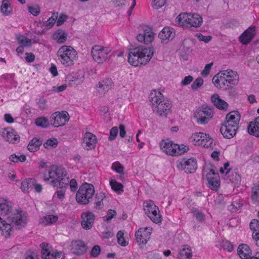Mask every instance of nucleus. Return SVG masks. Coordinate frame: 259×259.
I'll return each instance as SVG.
<instances>
[{"mask_svg": "<svg viewBox=\"0 0 259 259\" xmlns=\"http://www.w3.org/2000/svg\"><path fill=\"white\" fill-rule=\"evenodd\" d=\"M152 48L139 46L130 49L128 54V63L135 67L146 65L153 56Z\"/></svg>", "mask_w": 259, "mask_h": 259, "instance_id": "nucleus-1", "label": "nucleus"}, {"mask_svg": "<svg viewBox=\"0 0 259 259\" xmlns=\"http://www.w3.org/2000/svg\"><path fill=\"white\" fill-rule=\"evenodd\" d=\"M43 179L54 187L58 185L61 188L67 187L69 183V178L65 169L56 165L51 166L44 173Z\"/></svg>", "mask_w": 259, "mask_h": 259, "instance_id": "nucleus-2", "label": "nucleus"}, {"mask_svg": "<svg viewBox=\"0 0 259 259\" xmlns=\"http://www.w3.org/2000/svg\"><path fill=\"white\" fill-rule=\"evenodd\" d=\"M239 79V76L236 71L227 69L220 71L213 77L212 81L217 88L226 90L236 85Z\"/></svg>", "mask_w": 259, "mask_h": 259, "instance_id": "nucleus-3", "label": "nucleus"}, {"mask_svg": "<svg viewBox=\"0 0 259 259\" xmlns=\"http://www.w3.org/2000/svg\"><path fill=\"white\" fill-rule=\"evenodd\" d=\"M241 118L238 111H233L226 115V120L221 127V132L226 138H231L236 134Z\"/></svg>", "mask_w": 259, "mask_h": 259, "instance_id": "nucleus-4", "label": "nucleus"}, {"mask_svg": "<svg viewBox=\"0 0 259 259\" xmlns=\"http://www.w3.org/2000/svg\"><path fill=\"white\" fill-rule=\"evenodd\" d=\"M11 209L10 203L7 200L0 202V231L5 237H9L12 232V226L9 223L10 213Z\"/></svg>", "mask_w": 259, "mask_h": 259, "instance_id": "nucleus-5", "label": "nucleus"}, {"mask_svg": "<svg viewBox=\"0 0 259 259\" xmlns=\"http://www.w3.org/2000/svg\"><path fill=\"white\" fill-rule=\"evenodd\" d=\"M57 56L60 63L66 67L73 66L78 59L77 51L70 46L61 47L57 51Z\"/></svg>", "mask_w": 259, "mask_h": 259, "instance_id": "nucleus-6", "label": "nucleus"}, {"mask_svg": "<svg viewBox=\"0 0 259 259\" xmlns=\"http://www.w3.org/2000/svg\"><path fill=\"white\" fill-rule=\"evenodd\" d=\"M202 17L196 13H182L176 19V22L181 26L186 28L199 27L202 24Z\"/></svg>", "mask_w": 259, "mask_h": 259, "instance_id": "nucleus-7", "label": "nucleus"}, {"mask_svg": "<svg viewBox=\"0 0 259 259\" xmlns=\"http://www.w3.org/2000/svg\"><path fill=\"white\" fill-rule=\"evenodd\" d=\"M95 194V189L93 185L83 183L79 187L76 194V200L80 204L89 203Z\"/></svg>", "mask_w": 259, "mask_h": 259, "instance_id": "nucleus-8", "label": "nucleus"}, {"mask_svg": "<svg viewBox=\"0 0 259 259\" xmlns=\"http://www.w3.org/2000/svg\"><path fill=\"white\" fill-rule=\"evenodd\" d=\"M190 142L195 146L213 149L215 144L210 136L203 132L192 134L189 139Z\"/></svg>", "mask_w": 259, "mask_h": 259, "instance_id": "nucleus-9", "label": "nucleus"}, {"mask_svg": "<svg viewBox=\"0 0 259 259\" xmlns=\"http://www.w3.org/2000/svg\"><path fill=\"white\" fill-rule=\"evenodd\" d=\"M111 51L112 48L110 47L96 45L92 48L91 53L96 62L103 63L109 59V54Z\"/></svg>", "mask_w": 259, "mask_h": 259, "instance_id": "nucleus-10", "label": "nucleus"}, {"mask_svg": "<svg viewBox=\"0 0 259 259\" xmlns=\"http://www.w3.org/2000/svg\"><path fill=\"white\" fill-rule=\"evenodd\" d=\"M143 209L150 220L156 224L161 223L162 217L158 207L152 200H146L143 202Z\"/></svg>", "mask_w": 259, "mask_h": 259, "instance_id": "nucleus-11", "label": "nucleus"}, {"mask_svg": "<svg viewBox=\"0 0 259 259\" xmlns=\"http://www.w3.org/2000/svg\"><path fill=\"white\" fill-rule=\"evenodd\" d=\"M203 176L207 181V186L213 191H217L221 185L220 176L212 168H205Z\"/></svg>", "mask_w": 259, "mask_h": 259, "instance_id": "nucleus-12", "label": "nucleus"}, {"mask_svg": "<svg viewBox=\"0 0 259 259\" xmlns=\"http://www.w3.org/2000/svg\"><path fill=\"white\" fill-rule=\"evenodd\" d=\"M10 213L7 216H10V222L9 223L12 226V223H14L19 228L23 227L25 226L27 222V216L24 211L16 210L12 211V207L10 211Z\"/></svg>", "mask_w": 259, "mask_h": 259, "instance_id": "nucleus-13", "label": "nucleus"}, {"mask_svg": "<svg viewBox=\"0 0 259 259\" xmlns=\"http://www.w3.org/2000/svg\"><path fill=\"white\" fill-rule=\"evenodd\" d=\"M212 116V110L206 107H202L197 109L194 114V117L196 122L200 124H205L208 123Z\"/></svg>", "mask_w": 259, "mask_h": 259, "instance_id": "nucleus-14", "label": "nucleus"}, {"mask_svg": "<svg viewBox=\"0 0 259 259\" xmlns=\"http://www.w3.org/2000/svg\"><path fill=\"white\" fill-rule=\"evenodd\" d=\"M154 38L155 33L151 27L146 25L141 26L140 32L137 36L138 41L148 45L151 44Z\"/></svg>", "mask_w": 259, "mask_h": 259, "instance_id": "nucleus-15", "label": "nucleus"}, {"mask_svg": "<svg viewBox=\"0 0 259 259\" xmlns=\"http://www.w3.org/2000/svg\"><path fill=\"white\" fill-rule=\"evenodd\" d=\"M69 120V115L67 112H55L50 117L51 124L54 127L62 126L66 124Z\"/></svg>", "mask_w": 259, "mask_h": 259, "instance_id": "nucleus-16", "label": "nucleus"}, {"mask_svg": "<svg viewBox=\"0 0 259 259\" xmlns=\"http://www.w3.org/2000/svg\"><path fill=\"white\" fill-rule=\"evenodd\" d=\"M176 166L179 170H185L186 172L193 173L197 169V161L193 158H184L177 161Z\"/></svg>", "mask_w": 259, "mask_h": 259, "instance_id": "nucleus-17", "label": "nucleus"}, {"mask_svg": "<svg viewBox=\"0 0 259 259\" xmlns=\"http://www.w3.org/2000/svg\"><path fill=\"white\" fill-rule=\"evenodd\" d=\"M0 135L6 141L10 143L15 144L20 141L19 135L15 130L11 127L2 129Z\"/></svg>", "mask_w": 259, "mask_h": 259, "instance_id": "nucleus-18", "label": "nucleus"}, {"mask_svg": "<svg viewBox=\"0 0 259 259\" xmlns=\"http://www.w3.org/2000/svg\"><path fill=\"white\" fill-rule=\"evenodd\" d=\"M152 232V228L151 227L139 229L135 233V237L139 244H146L150 239Z\"/></svg>", "mask_w": 259, "mask_h": 259, "instance_id": "nucleus-19", "label": "nucleus"}, {"mask_svg": "<svg viewBox=\"0 0 259 259\" xmlns=\"http://www.w3.org/2000/svg\"><path fill=\"white\" fill-rule=\"evenodd\" d=\"M160 150L168 155L176 156L177 144L168 139L162 140L159 143Z\"/></svg>", "mask_w": 259, "mask_h": 259, "instance_id": "nucleus-20", "label": "nucleus"}, {"mask_svg": "<svg viewBox=\"0 0 259 259\" xmlns=\"http://www.w3.org/2000/svg\"><path fill=\"white\" fill-rule=\"evenodd\" d=\"M256 33V27L254 26H250L239 36V41L243 45H247L253 39Z\"/></svg>", "mask_w": 259, "mask_h": 259, "instance_id": "nucleus-21", "label": "nucleus"}, {"mask_svg": "<svg viewBox=\"0 0 259 259\" xmlns=\"http://www.w3.org/2000/svg\"><path fill=\"white\" fill-rule=\"evenodd\" d=\"M175 29L169 26L164 27L159 33L158 37L161 42L166 44L172 40L175 36Z\"/></svg>", "mask_w": 259, "mask_h": 259, "instance_id": "nucleus-22", "label": "nucleus"}, {"mask_svg": "<svg viewBox=\"0 0 259 259\" xmlns=\"http://www.w3.org/2000/svg\"><path fill=\"white\" fill-rule=\"evenodd\" d=\"M94 214L90 211H85L81 215L82 227L85 230H90L93 226L95 220Z\"/></svg>", "mask_w": 259, "mask_h": 259, "instance_id": "nucleus-23", "label": "nucleus"}, {"mask_svg": "<svg viewBox=\"0 0 259 259\" xmlns=\"http://www.w3.org/2000/svg\"><path fill=\"white\" fill-rule=\"evenodd\" d=\"M97 139L96 136L91 133H86L83 138L82 146L87 150L95 148Z\"/></svg>", "mask_w": 259, "mask_h": 259, "instance_id": "nucleus-24", "label": "nucleus"}, {"mask_svg": "<svg viewBox=\"0 0 259 259\" xmlns=\"http://www.w3.org/2000/svg\"><path fill=\"white\" fill-rule=\"evenodd\" d=\"M113 87V82L111 78H106L98 82L96 90L101 96L104 95Z\"/></svg>", "mask_w": 259, "mask_h": 259, "instance_id": "nucleus-25", "label": "nucleus"}, {"mask_svg": "<svg viewBox=\"0 0 259 259\" xmlns=\"http://www.w3.org/2000/svg\"><path fill=\"white\" fill-rule=\"evenodd\" d=\"M84 73L83 71L79 70L72 72L68 75L66 79L71 85H79L84 81Z\"/></svg>", "mask_w": 259, "mask_h": 259, "instance_id": "nucleus-26", "label": "nucleus"}, {"mask_svg": "<svg viewBox=\"0 0 259 259\" xmlns=\"http://www.w3.org/2000/svg\"><path fill=\"white\" fill-rule=\"evenodd\" d=\"M166 100L160 91L153 90L149 95V100L151 103L152 110L159 104Z\"/></svg>", "mask_w": 259, "mask_h": 259, "instance_id": "nucleus-27", "label": "nucleus"}, {"mask_svg": "<svg viewBox=\"0 0 259 259\" xmlns=\"http://www.w3.org/2000/svg\"><path fill=\"white\" fill-rule=\"evenodd\" d=\"M69 249L74 254L80 255L83 254L86 250V247L83 241L81 240L72 241L68 242Z\"/></svg>", "mask_w": 259, "mask_h": 259, "instance_id": "nucleus-28", "label": "nucleus"}, {"mask_svg": "<svg viewBox=\"0 0 259 259\" xmlns=\"http://www.w3.org/2000/svg\"><path fill=\"white\" fill-rule=\"evenodd\" d=\"M171 107L170 102L166 99L156 106L153 110L159 115L166 116L170 112Z\"/></svg>", "mask_w": 259, "mask_h": 259, "instance_id": "nucleus-29", "label": "nucleus"}, {"mask_svg": "<svg viewBox=\"0 0 259 259\" xmlns=\"http://www.w3.org/2000/svg\"><path fill=\"white\" fill-rule=\"evenodd\" d=\"M211 101L213 105L220 110H227L228 108V104L224 100L221 99L218 94H213L211 96Z\"/></svg>", "mask_w": 259, "mask_h": 259, "instance_id": "nucleus-30", "label": "nucleus"}, {"mask_svg": "<svg viewBox=\"0 0 259 259\" xmlns=\"http://www.w3.org/2000/svg\"><path fill=\"white\" fill-rule=\"evenodd\" d=\"M52 39L58 44L64 43L67 38V33L62 29H58L52 34Z\"/></svg>", "mask_w": 259, "mask_h": 259, "instance_id": "nucleus-31", "label": "nucleus"}, {"mask_svg": "<svg viewBox=\"0 0 259 259\" xmlns=\"http://www.w3.org/2000/svg\"><path fill=\"white\" fill-rule=\"evenodd\" d=\"M250 228L252 232V238L256 242V245L259 246V221L252 220L250 223Z\"/></svg>", "mask_w": 259, "mask_h": 259, "instance_id": "nucleus-32", "label": "nucleus"}, {"mask_svg": "<svg viewBox=\"0 0 259 259\" xmlns=\"http://www.w3.org/2000/svg\"><path fill=\"white\" fill-rule=\"evenodd\" d=\"M247 131L250 135L259 137V117L249 122Z\"/></svg>", "mask_w": 259, "mask_h": 259, "instance_id": "nucleus-33", "label": "nucleus"}, {"mask_svg": "<svg viewBox=\"0 0 259 259\" xmlns=\"http://www.w3.org/2000/svg\"><path fill=\"white\" fill-rule=\"evenodd\" d=\"M237 252L240 257L242 259H248L251 254V250L250 247L245 244L239 245Z\"/></svg>", "mask_w": 259, "mask_h": 259, "instance_id": "nucleus-34", "label": "nucleus"}, {"mask_svg": "<svg viewBox=\"0 0 259 259\" xmlns=\"http://www.w3.org/2000/svg\"><path fill=\"white\" fill-rule=\"evenodd\" d=\"M224 180L227 182L233 183L235 185H237L239 184L241 181V177L235 170L232 169L229 175H226V177H224Z\"/></svg>", "mask_w": 259, "mask_h": 259, "instance_id": "nucleus-35", "label": "nucleus"}, {"mask_svg": "<svg viewBox=\"0 0 259 259\" xmlns=\"http://www.w3.org/2000/svg\"><path fill=\"white\" fill-rule=\"evenodd\" d=\"M109 184L112 190L117 194L120 195L123 192V185L117 182L114 177L109 179Z\"/></svg>", "mask_w": 259, "mask_h": 259, "instance_id": "nucleus-36", "label": "nucleus"}, {"mask_svg": "<svg viewBox=\"0 0 259 259\" xmlns=\"http://www.w3.org/2000/svg\"><path fill=\"white\" fill-rule=\"evenodd\" d=\"M192 249L188 245H184L179 251L178 258L179 259H190L192 257Z\"/></svg>", "mask_w": 259, "mask_h": 259, "instance_id": "nucleus-37", "label": "nucleus"}, {"mask_svg": "<svg viewBox=\"0 0 259 259\" xmlns=\"http://www.w3.org/2000/svg\"><path fill=\"white\" fill-rule=\"evenodd\" d=\"M58 220L57 215L49 214L41 218L40 220V224L44 225H50L55 223Z\"/></svg>", "mask_w": 259, "mask_h": 259, "instance_id": "nucleus-38", "label": "nucleus"}, {"mask_svg": "<svg viewBox=\"0 0 259 259\" xmlns=\"http://www.w3.org/2000/svg\"><path fill=\"white\" fill-rule=\"evenodd\" d=\"M191 212L193 217L198 223H202L205 220V214L202 210L196 208H193L191 210Z\"/></svg>", "mask_w": 259, "mask_h": 259, "instance_id": "nucleus-39", "label": "nucleus"}, {"mask_svg": "<svg viewBox=\"0 0 259 259\" xmlns=\"http://www.w3.org/2000/svg\"><path fill=\"white\" fill-rule=\"evenodd\" d=\"M41 248L42 258L43 259H50L52 250L51 246L47 243H42L40 244Z\"/></svg>", "mask_w": 259, "mask_h": 259, "instance_id": "nucleus-40", "label": "nucleus"}, {"mask_svg": "<svg viewBox=\"0 0 259 259\" xmlns=\"http://www.w3.org/2000/svg\"><path fill=\"white\" fill-rule=\"evenodd\" d=\"M35 183V179L33 178H29L25 179L23 181L21 185V189L24 193L28 192L29 190L33 188Z\"/></svg>", "mask_w": 259, "mask_h": 259, "instance_id": "nucleus-41", "label": "nucleus"}, {"mask_svg": "<svg viewBox=\"0 0 259 259\" xmlns=\"http://www.w3.org/2000/svg\"><path fill=\"white\" fill-rule=\"evenodd\" d=\"M41 144V140L36 138H34L29 142L28 145V149L30 152H35L39 149Z\"/></svg>", "mask_w": 259, "mask_h": 259, "instance_id": "nucleus-42", "label": "nucleus"}, {"mask_svg": "<svg viewBox=\"0 0 259 259\" xmlns=\"http://www.w3.org/2000/svg\"><path fill=\"white\" fill-rule=\"evenodd\" d=\"M1 11L5 16H9L12 13V8L9 0L3 1Z\"/></svg>", "mask_w": 259, "mask_h": 259, "instance_id": "nucleus-43", "label": "nucleus"}, {"mask_svg": "<svg viewBox=\"0 0 259 259\" xmlns=\"http://www.w3.org/2000/svg\"><path fill=\"white\" fill-rule=\"evenodd\" d=\"M16 39L18 44L20 45L27 47H30L31 45V40L23 35H17Z\"/></svg>", "mask_w": 259, "mask_h": 259, "instance_id": "nucleus-44", "label": "nucleus"}, {"mask_svg": "<svg viewBox=\"0 0 259 259\" xmlns=\"http://www.w3.org/2000/svg\"><path fill=\"white\" fill-rule=\"evenodd\" d=\"M111 169L116 173H118L120 175V177H121L124 174V167L118 161H115L112 164Z\"/></svg>", "mask_w": 259, "mask_h": 259, "instance_id": "nucleus-45", "label": "nucleus"}, {"mask_svg": "<svg viewBox=\"0 0 259 259\" xmlns=\"http://www.w3.org/2000/svg\"><path fill=\"white\" fill-rule=\"evenodd\" d=\"M251 198L254 203L259 202V184H254L252 187Z\"/></svg>", "mask_w": 259, "mask_h": 259, "instance_id": "nucleus-46", "label": "nucleus"}, {"mask_svg": "<svg viewBox=\"0 0 259 259\" xmlns=\"http://www.w3.org/2000/svg\"><path fill=\"white\" fill-rule=\"evenodd\" d=\"M232 170L230 163L228 162L225 163L220 168V172L222 178L224 179V177H226V175H229Z\"/></svg>", "mask_w": 259, "mask_h": 259, "instance_id": "nucleus-47", "label": "nucleus"}, {"mask_svg": "<svg viewBox=\"0 0 259 259\" xmlns=\"http://www.w3.org/2000/svg\"><path fill=\"white\" fill-rule=\"evenodd\" d=\"M58 140L56 138H51L48 139L44 144V147L46 149H51L55 148L58 145Z\"/></svg>", "mask_w": 259, "mask_h": 259, "instance_id": "nucleus-48", "label": "nucleus"}, {"mask_svg": "<svg viewBox=\"0 0 259 259\" xmlns=\"http://www.w3.org/2000/svg\"><path fill=\"white\" fill-rule=\"evenodd\" d=\"M118 243L122 246H126L128 244V242L125 239L124 233L122 231H119L116 235Z\"/></svg>", "mask_w": 259, "mask_h": 259, "instance_id": "nucleus-49", "label": "nucleus"}, {"mask_svg": "<svg viewBox=\"0 0 259 259\" xmlns=\"http://www.w3.org/2000/svg\"><path fill=\"white\" fill-rule=\"evenodd\" d=\"M104 197V195L103 193H100L97 195L95 202V207L96 209H99L103 207V200Z\"/></svg>", "mask_w": 259, "mask_h": 259, "instance_id": "nucleus-50", "label": "nucleus"}, {"mask_svg": "<svg viewBox=\"0 0 259 259\" xmlns=\"http://www.w3.org/2000/svg\"><path fill=\"white\" fill-rule=\"evenodd\" d=\"M203 79L201 77H197L192 83L191 89L193 91L197 90L203 85Z\"/></svg>", "mask_w": 259, "mask_h": 259, "instance_id": "nucleus-51", "label": "nucleus"}, {"mask_svg": "<svg viewBox=\"0 0 259 259\" xmlns=\"http://www.w3.org/2000/svg\"><path fill=\"white\" fill-rule=\"evenodd\" d=\"M241 201L239 199H238L232 203V204L229 206V209L233 212H236L241 206Z\"/></svg>", "mask_w": 259, "mask_h": 259, "instance_id": "nucleus-52", "label": "nucleus"}, {"mask_svg": "<svg viewBox=\"0 0 259 259\" xmlns=\"http://www.w3.org/2000/svg\"><path fill=\"white\" fill-rule=\"evenodd\" d=\"M35 122L38 126L42 127H47L49 124L48 119L45 117L37 118Z\"/></svg>", "mask_w": 259, "mask_h": 259, "instance_id": "nucleus-53", "label": "nucleus"}, {"mask_svg": "<svg viewBox=\"0 0 259 259\" xmlns=\"http://www.w3.org/2000/svg\"><path fill=\"white\" fill-rule=\"evenodd\" d=\"M177 147L176 148V156L182 155L189 150V147L184 144H177Z\"/></svg>", "mask_w": 259, "mask_h": 259, "instance_id": "nucleus-54", "label": "nucleus"}, {"mask_svg": "<svg viewBox=\"0 0 259 259\" xmlns=\"http://www.w3.org/2000/svg\"><path fill=\"white\" fill-rule=\"evenodd\" d=\"M213 65V63L212 62L205 65L204 69L201 71L200 74L203 77H207L209 74Z\"/></svg>", "mask_w": 259, "mask_h": 259, "instance_id": "nucleus-55", "label": "nucleus"}, {"mask_svg": "<svg viewBox=\"0 0 259 259\" xmlns=\"http://www.w3.org/2000/svg\"><path fill=\"white\" fill-rule=\"evenodd\" d=\"M57 18V16L54 17V16L50 17L47 21L43 23V26L48 29L52 28L56 21Z\"/></svg>", "mask_w": 259, "mask_h": 259, "instance_id": "nucleus-56", "label": "nucleus"}, {"mask_svg": "<svg viewBox=\"0 0 259 259\" xmlns=\"http://www.w3.org/2000/svg\"><path fill=\"white\" fill-rule=\"evenodd\" d=\"M26 156L24 155L18 156L15 154H13L11 155L9 158L10 160L14 162H23L26 160Z\"/></svg>", "mask_w": 259, "mask_h": 259, "instance_id": "nucleus-57", "label": "nucleus"}, {"mask_svg": "<svg viewBox=\"0 0 259 259\" xmlns=\"http://www.w3.org/2000/svg\"><path fill=\"white\" fill-rule=\"evenodd\" d=\"M29 12L34 16H37L40 13V8L37 5H32L28 7Z\"/></svg>", "mask_w": 259, "mask_h": 259, "instance_id": "nucleus-58", "label": "nucleus"}, {"mask_svg": "<svg viewBox=\"0 0 259 259\" xmlns=\"http://www.w3.org/2000/svg\"><path fill=\"white\" fill-rule=\"evenodd\" d=\"M59 188L60 189L59 190H57L55 194L54 195V197H58L59 199L62 200L64 198L65 192L66 187L61 188L58 186Z\"/></svg>", "mask_w": 259, "mask_h": 259, "instance_id": "nucleus-59", "label": "nucleus"}, {"mask_svg": "<svg viewBox=\"0 0 259 259\" xmlns=\"http://www.w3.org/2000/svg\"><path fill=\"white\" fill-rule=\"evenodd\" d=\"M118 133V128L117 126L113 127L110 131V136L108 138L109 141L114 140Z\"/></svg>", "mask_w": 259, "mask_h": 259, "instance_id": "nucleus-60", "label": "nucleus"}, {"mask_svg": "<svg viewBox=\"0 0 259 259\" xmlns=\"http://www.w3.org/2000/svg\"><path fill=\"white\" fill-rule=\"evenodd\" d=\"M165 3V0H153L152 5L155 9H158L161 8Z\"/></svg>", "mask_w": 259, "mask_h": 259, "instance_id": "nucleus-61", "label": "nucleus"}, {"mask_svg": "<svg viewBox=\"0 0 259 259\" xmlns=\"http://www.w3.org/2000/svg\"><path fill=\"white\" fill-rule=\"evenodd\" d=\"M116 214V212L115 210L112 209H109L107 212V215L103 218V220L106 222H109Z\"/></svg>", "mask_w": 259, "mask_h": 259, "instance_id": "nucleus-62", "label": "nucleus"}, {"mask_svg": "<svg viewBox=\"0 0 259 259\" xmlns=\"http://www.w3.org/2000/svg\"><path fill=\"white\" fill-rule=\"evenodd\" d=\"M193 77L191 75L186 76L181 82L182 86H186L190 84L193 80Z\"/></svg>", "mask_w": 259, "mask_h": 259, "instance_id": "nucleus-63", "label": "nucleus"}, {"mask_svg": "<svg viewBox=\"0 0 259 259\" xmlns=\"http://www.w3.org/2000/svg\"><path fill=\"white\" fill-rule=\"evenodd\" d=\"M70 189L71 192H75L77 188V183L74 179H72L71 180H69V183Z\"/></svg>", "mask_w": 259, "mask_h": 259, "instance_id": "nucleus-64", "label": "nucleus"}]
</instances>
